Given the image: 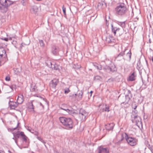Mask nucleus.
<instances>
[{
	"label": "nucleus",
	"instance_id": "obj_1",
	"mask_svg": "<svg viewBox=\"0 0 153 153\" xmlns=\"http://www.w3.org/2000/svg\"><path fill=\"white\" fill-rule=\"evenodd\" d=\"M115 10L117 15L123 17L126 15L127 9L124 4L121 3L117 4L115 9Z\"/></svg>",
	"mask_w": 153,
	"mask_h": 153
},
{
	"label": "nucleus",
	"instance_id": "obj_2",
	"mask_svg": "<svg viewBox=\"0 0 153 153\" xmlns=\"http://www.w3.org/2000/svg\"><path fill=\"white\" fill-rule=\"evenodd\" d=\"M59 120L62 124L65 126L66 129H71L73 126V122L70 118L60 117Z\"/></svg>",
	"mask_w": 153,
	"mask_h": 153
},
{
	"label": "nucleus",
	"instance_id": "obj_3",
	"mask_svg": "<svg viewBox=\"0 0 153 153\" xmlns=\"http://www.w3.org/2000/svg\"><path fill=\"white\" fill-rule=\"evenodd\" d=\"M16 3L15 1H12L10 0H0V9L1 12L6 13L8 10V7L12 4Z\"/></svg>",
	"mask_w": 153,
	"mask_h": 153
},
{
	"label": "nucleus",
	"instance_id": "obj_4",
	"mask_svg": "<svg viewBox=\"0 0 153 153\" xmlns=\"http://www.w3.org/2000/svg\"><path fill=\"white\" fill-rule=\"evenodd\" d=\"M125 138L128 144L131 146L136 145L137 144V140L135 138L129 137L127 134L125 133Z\"/></svg>",
	"mask_w": 153,
	"mask_h": 153
},
{
	"label": "nucleus",
	"instance_id": "obj_5",
	"mask_svg": "<svg viewBox=\"0 0 153 153\" xmlns=\"http://www.w3.org/2000/svg\"><path fill=\"white\" fill-rule=\"evenodd\" d=\"M88 113L85 110L81 108L79 110V118L82 121H85Z\"/></svg>",
	"mask_w": 153,
	"mask_h": 153
},
{
	"label": "nucleus",
	"instance_id": "obj_6",
	"mask_svg": "<svg viewBox=\"0 0 153 153\" xmlns=\"http://www.w3.org/2000/svg\"><path fill=\"white\" fill-rule=\"evenodd\" d=\"M131 121L133 123H135L137 126L139 127L140 126H142V123L140 117L138 115L134 116Z\"/></svg>",
	"mask_w": 153,
	"mask_h": 153
},
{
	"label": "nucleus",
	"instance_id": "obj_7",
	"mask_svg": "<svg viewBox=\"0 0 153 153\" xmlns=\"http://www.w3.org/2000/svg\"><path fill=\"white\" fill-rule=\"evenodd\" d=\"M46 63L47 65L52 69L56 70H59L58 65L55 64L54 62H52L51 61L48 60L47 61Z\"/></svg>",
	"mask_w": 153,
	"mask_h": 153
},
{
	"label": "nucleus",
	"instance_id": "obj_8",
	"mask_svg": "<svg viewBox=\"0 0 153 153\" xmlns=\"http://www.w3.org/2000/svg\"><path fill=\"white\" fill-rule=\"evenodd\" d=\"M126 50L127 49H125L124 50L122 51L115 56V58L119 61H120L122 59H125V58L123 57V56L125 55V52Z\"/></svg>",
	"mask_w": 153,
	"mask_h": 153
},
{
	"label": "nucleus",
	"instance_id": "obj_9",
	"mask_svg": "<svg viewBox=\"0 0 153 153\" xmlns=\"http://www.w3.org/2000/svg\"><path fill=\"white\" fill-rule=\"evenodd\" d=\"M20 135L23 140V141L25 142L27 145V146L26 147H28L29 144V142L28 141L29 140H28V137L25 134L24 132L22 131L20 132Z\"/></svg>",
	"mask_w": 153,
	"mask_h": 153
},
{
	"label": "nucleus",
	"instance_id": "obj_10",
	"mask_svg": "<svg viewBox=\"0 0 153 153\" xmlns=\"http://www.w3.org/2000/svg\"><path fill=\"white\" fill-rule=\"evenodd\" d=\"M83 94V91H79L78 92L77 94H74L71 96V97H72L73 98L76 99V96H77L78 98L77 99V100H80L82 99Z\"/></svg>",
	"mask_w": 153,
	"mask_h": 153
},
{
	"label": "nucleus",
	"instance_id": "obj_11",
	"mask_svg": "<svg viewBox=\"0 0 153 153\" xmlns=\"http://www.w3.org/2000/svg\"><path fill=\"white\" fill-rule=\"evenodd\" d=\"M114 39L112 36H107L105 39L106 43L109 44H113L114 43Z\"/></svg>",
	"mask_w": 153,
	"mask_h": 153
},
{
	"label": "nucleus",
	"instance_id": "obj_12",
	"mask_svg": "<svg viewBox=\"0 0 153 153\" xmlns=\"http://www.w3.org/2000/svg\"><path fill=\"white\" fill-rule=\"evenodd\" d=\"M52 52L54 55H57L59 54V48L55 45H53L52 47Z\"/></svg>",
	"mask_w": 153,
	"mask_h": 153
},
{
	"label": "nucleus",
	"instance_id": "obj_13",
	"mask_svg": "<svg viewBox=\"0 0 153 153\" xmlns=\"http://www.w3.org/2000/svg\"><path fill=\"white\" fill-rule=\"evenodd\" d=\"M114 124L113 123H111L105 125V128L106 129L108 130V131L110 130L112 131L114 128Z\"/></svg>",
	"mask_w": 153,
	"mask_h": 153
},
{
	"label": "nucleus",
	"instance_id": "obj_14",
	"mask_svg": "<svg viewBox=\"0 0 153 153\" xmlns=\"http://www.w3.org/2000/svg\"><path fill=\"white\" fill-rule=\"evenodd\" d=\"M137 76L136 73L135 72H133L130 76L128 80L129 81H133L135 80Z\"/></svg>",
	"mask_w": 153,
	"mask_h": 153
},
{
	"label": "nucleus",
	"instance_id": "obj_15",
	"mask_svg": "<svg viewBox=\"0 0 153 153\" xmlns=\"http://www.w3.org/2000/svg\"><path fill=\"white\" fill-rule=\"evenodd\" d=\"M58 82V79H54L51 81L50 85L53 88H55Z\"/></svg>",
	"mask_w": 153,
	"mask_h": 153
},
{
	"label": "nucleus",
	"instance_id": "obj_16",
	"mask_svg": "<svg viewBox=\"0 0 153 153\" xmlns=\"http://www.w3.org/2000/svg\"><path fill=\"white\" fill-rule=\"evenodd\" d=\"M9 104L12 109H14L18 106V104L16 102L10 101Z\"/></svg>",
	"mask_w": 153,
	"mask_h": 153
},
{
	"label": "nucleus",
	"instance_id": "obj_17",
	"mask_svg": "<svg viewBox=\"0 0 153 153\" xmlns=\"http://www.w3.org/2000/svg\"><path fill=\"white\" fill-rule=\"evenodd\" d=\"M98 153H108V150L106 148H103L101 146L98 148Z\"/></svg>",
	"mask_w": 153,
	"mask_h": 153
},
{
	"label": "nucleus",
	"instance_id": "obj_18",
	"mask_svg": "<svg viewBox=\"0 0 153 153\" xmlns=\"http://www.w3.org/2000/svg\"><path fill=\"white\" fill-rule=\"evenodd\" d=\"M111 26L112 31L114 33V35H115L116 32H119L120 30V28L119 27H114L112 24H111Z\"/></svg>",
	"mask_w": 153,
	"mask_h": 153
},
{
	"label": "nucleus",
	"instance_id": "obj_19",
	"mask_svg": "<svg viewBox=\"0 0 153 153\" xmlns=\"http://www.w3.org/2000/svg\"><path fill=\"white\" fill-rule=\"evenodd\" d=\"M38 10V7L36 5H34L30 9V12L32 13L36 14Z\"/></svg>",
	"mask_w": 153,
	"mask_h": 153
},
{
	"label": "nucleus",
	"instance_id": "obj_20",
	"mask_svg": "<svg viewBox=\"0 0 153 153\" xmlns=\"http://www.w3.org/2000/svg\"><path fill=\"white\" fill-rule=\"evenodd\" d=\"M0 56L3 58H5L7 56V54L5 50L3 48L0 49Z\"/></svg>",
	"mask_w": 153,
	"mask_h": 153
},
{
	"label": "nucleus",
	"instance_id": "obj_21",
	"mask_svg": "<svg viewBox=\"0 0 153 153\" xmlns=\"http://www.w3.org/2000/svg\"><path fill=\"white\" fill-rule=\"evenodd\" d=\"M132 97L131 95H130L129 94H126L125 96L126 100L124 102H123L121 103L125 104H128L131 98Z\"/></svg>",
	"mask_w": 153,
	"mask_h": 153
},
{
	"label": "nucleus",
	"instance_id": "obj_22",
	"mask_svg": "<svg viewBox=\"0 0 153 153\" xmlns=\"http://www.w3.org/2000/svg\"><path fill=\"white\" fill-rule=\"evenodd\" d=\"M12 133L13 134V136L15 139L18 140L19 137L21 136L20 132L18 131L16 132H13Z\"/></svg>",
	"mask_w": 153,
	"mask_h": 153
},
{
	"label": "nucleus",
	"instance_id": "obj_23",
	"mask_svg": "<svg viewBox=\"0 0 153 153\" xmlns=\"http://www.w3.org/2000/svg\"><path fill=\"white\" fill-rule=\"evenodd\" d=\"M131 51L130 50L126 54V58L125 59H126L128 60L129 61H130L131 59Z\"/></svg>",
	"mask_w": 153,
	"mask_h": 153
},
{
	"label": "nucleus",
	"instance_id": "obj_24",
	"mask_svg": "<svg viewBox=\"0 0 153 153\" xmlns=\"http://www.w3.org/2000/svg\"><path fill=\"white\" fill-rule=\"evenodd\" d=\"M24 100L23 99V96L22 95H21V97L18 96L17 99V102L18 104L22 103Z\"/></svg>",
	"mask_w": 153,
	"mask_h": 153
},
{
	"label": "nucleus",
	"instance_id": "obj_25",
	"mask_svg": "<svg viewBox=\"0 0 153 153\" xmlns=\"http://www.w3.org/2000/svg\"><path fill=\"white\" fill-rule=\"evenodd\" d=\"M60 108L61 109H62L65 111L69 114H72L74 113V111L73 110H69V109H68V108H62V107H61Z\"/></svg>",
	"mask_w": 153,
	"mask_h": 153
},
{
	"label": "nucleus",
	"instance_id": "obj_26",
	"mask_svg": "<svg viewBox=\"0 0 153 153\" xmlns=\"http://www.w3.org/2000/svg\"><path fill=\"white\" fill-rule=\"evenodd\" d=\"M28 108L30 109V111L35 112V111L34 110V107L32 102L30 103L28 107Z\"/></svg>",
	"mask_w": 153,
	"mask_h": 153
},
{
	"label": "nucleus",
	"instance_id": "obj_27",
	"mask_svg": "<svg viewBox=\"0 0 153 153\" xmlns=\"http://www.w3.org/2000/svg\"><path fill=\"white\" fill-rule=\"evenodd\" d=\"M118 24L123 28H125L126 26V21L123 22H119Z\"/></svg>",
	"mask_w": 153,
	"mask_h": 153
},
{
	"label": "nucleus",
	"instance_id": "obj_28",
	"mask_svg": "<svg viewBox=\"0 0 153 153\" xmlns=\"http://www.w3.org/2000/svg\"><path fill=\"white\" fill-rule=\"evenodd\" d=\"M36 138L39 141H41L43 143L45 146H46V145L45 144L46 143V142L41 137L37 136L36 137Z\"/></svg>",
	"mask_w": 153,
	"mask_h": 153
},
{
	"label": "nucleus",
	"instance_id": "obj_29",
	"mask_svg": "<svg viewBox=\"0 0 153 153\" xmlns=\"http://www.w3.org/2000/svg\"><path fill=\"white\" fill-rule=\"evenodd\" d=\"M133 110L132 112V114L131 115V117L133 118L134 116L137 115V113H138L137 111L136 110Z\"/></svg>",
	"mask_w": 153,
	"mask_h": 153
},
{
	"label": "nucleus",
	"instance_id": "obj_30",
	"mask_svg": "<svg viewBox=\"0 0 153 153\" xmlns=\"http://www.w3.org/2000/svg\"><path fill=\"white\" fill-rule=\"evenodd\" d=\"M109 69H110V67L106 64V66L103 68V69L105 72L109 71Z\"/></svg>",
	"mask_w": 153,
	"mask_h": 153
},
{
	"label": "nucleus",
	"instance_id": "obj_31",
	"mask_svg": "<svg viewBox=\"0 0 153 153\" xmlns=\"http://www.w3.org/2000/svg\"><path fill=\"white\" fill-rule=\"evenodd\" d=\"M39 42L41 47H44L45 44L43 41L42 40L39 39Z\"/></svg>",
	"mask_w": 153,
	"mask_h": 153
},
{
	"label": "nucleus",
	"instance_id": "obj_32",
	"mask_svg": "<svg viewBox=\"0 0 153 153\" xmlns=\"http://www.w3.org/2000/svg\"><path fill=\"white\" fill-rule=\"evenodd\" d=\"M94 66L98 70H101L102 69V66L100 65L97 64V65H94Z\"/></svg>",
	"mask_w": 153,
	"mask_h": 153
},
{
	"label": "nucleus",
	"instance_id": "obj_33",
	"mask_svg": "<svg viewBox=\"0 0 153 153\" xmlns=\"http://www.w3.org/2000/svg\"><path fill=\"white\" fill-rule=\"evenodd\" d=\"M21 71V69H19L18 68H16L14 70L15 73L17 75L19 74Z\"/></svg>",
	"mask_w": 153,
	"mask_h": 153
},
{
	"label": "nucleus",
	"instance_id": "obj_34",
	"mask_svg": "<svg viewBox=\"0 0 153 153\" xmlns=\"http://www.w3.org/2000/svg\"><path fill=\"white\" fill-rule=\"evenodd\" d=\"M137 107V104L135 102L132 103V108H134V110H135L136 108Z\"/></svg>",
	"mask_w": 153,
	"mask_h": 153
},
{
	"label": "nucleus",
	"instance_id": "obj_35",
	"mask_svg": "<svg viewBox=\"0 0 153 153\" xmlns=\"http://www.w3.org/2000/svg\"><path fill=\"white\" fill-rule=\"evenodd\" d=\"M19 123H17V126L15 128H10L9 129V130H10V131H13L16 129L18 127V126H19Z\"/></svg>",
	"mask_w": 153,
	"mask_h": 153
},
{
	"label": "nucleus",
	"instance_id": "obj_36",
	"mask_svg": "<svg viewBox=\"0 0 153 153\" xmlns=\"http://www.w3.org/2000/svg\"><path fill=\"white\" fill-rule=\"evenodd\" d=\"M62 10L63 12V13L64 14L65 16H66V8L64 7V5H63L62 6Z\"/></svg>",
	"mask_w": 153,
	"mask_h": 153
},
{
	"label": "nucleus",
	"instance_id": "obj_37",
	"mask_svg": "<svg viewBox=\"0 0 153 153\" xmlns=\"http://www.w3.org/2000/svg\"><path fill=\"white\" fill-rule=\"evenodd\" d=\"M104 108H105V111L108 112L110 111L109 107L107 106L106 105H105Z\"/></svg>",
	"mask_w": 153,
	"mask_h": 153
},
{
	"label": "nucleus",
	"instance_id": "obj_38",
	"mask_svg": "<svg viewBox=\"0 0 153 153\" xmlns=\"http://www.w3.org/2000/svg\"><path fill=\"white\" fill-rule=\"evenodd\" d=\"M30 91L32 92H36V88H35V86L32 87V86H31V88L30 89Z\"/></svg>",
	"mask_w": 153,
	"mask_h": 153
},
{
	"label": "nucleus",
	"instance_id": "obj_39",
	"mask_svg": "<svg viewBox=\"0 0 153 153\" xmlns=\"http://www.w3.org/2000/svg\"><path fill=\"white\" fill-rule=\"evenodd\" d=\"M10 88L13 90V89H16V85H11L10 86Z\"/></svg>",
	"mask_w": 153,
	"mask_h": 153
},
{
	"label": "nucleus",
	"instance_id": "obj_40",
	"mask_svg": "<svg viewBox=\"0 0 153 153\" xmlns=\"http://www.w3.org/2000/svg\"><path fill=\"white\" fill-rule=\"evenodd\" d=\"M70 91V90L69 88H67L65 89L64 92L65 94L68 93Z\"/></svg>",
	"mask_w": 153,
	"mask_h": 153
},
{
	"label": "nucleus",
	"instance_id": "obj_41",
	"mask_svg": "<svg viewBox=\"0 0 153 153\" xmlns=\"http://www.w3.org/2000/svg\"><path fill=\"white\" fill-rule=\"evenodd\" d=\"M105 105H103V108H101L100 109V111L101 112H103L104 111H105V108H104Z\"/></svg>",
	"mask_w": 153,
	"mask_h": 153
},
{
	"label": "nucleus",
	"instance_id": "obj_42",
	"mask_svg": "<svg viewBox=\"0 0 153 153\" xmlns=\"http://www.w3.org/2000/svg\"><path fill=\"white\" fill-rule=\"evenodd\" d=\"M31 132L34 134L35 135H36L37 136H38V135L39 134V133L38 132H37L36 131H34V132H32L31 131Z\"/></svg>",
	"mask_w": 153,
	"mask_h": 153
},
{
	"label": "nucleus",
	"instance_id": "obj_43",
	"mask_svg": "<svg viewBox=\"0 0 153 153\" xmlns=\"http://www.w3.org/2000/svg\"><path fill=\"white\" fill-rule=\"evenodd\" d=\"M95 80H100L101 79V77L99 76H97L94 77Z\"/></svg>",
	"mask_w": 153,
	"mask_h": 153
},
{
	"label": "nucleus",
	"instance_id": "obj_44",
	"mask_svg": "<svg viewBox=\"0 0 153 153\" xmlns=\"http://www.w3.org/2000/svg\"><path fill=\"white\" fill-rule=\"evenodd\" d=\"M28 0H22L21 1V3L23 5H25L24 3L26 2H28Z\"/></svg>",
	"mask_w": 153,
	"mask_h": 153
},
{
	"label": "nucleus",
	"instance_id": "obj_45",
	"mask_svg": "<svg viewBox=\"0 0 153 153\" xmlns=\"http://www.w3.org/2000/svg\"><path fill=\"white\" fill-rule=\"evenodd\" d=\"M10 78L9 76H7L5 78V80L6 81H9L10 80Z\"/></svg>",
	"mask_w": 153,
	"mask_h": 153
},
{
	"label": "nucleus",
	"instance_id": "obj_46",
	"mask_svg": "<svg viewBox=\"0 0 153 153\" xmlns=\"http://www.w3.org/2000/svg\"><path fill=\"white\" fill-rule=\"evenodd\" d=\"M2 39L6 41H7L8 40V38H4Z\"/></svg>",
	"mask_w": 153,
	"mask_h": 153
},
{
	"label": "nucleus",
	"instance_id": "obj_47",
	"mask_svg": "<svg viewBox=\"0 0 153 153\" xmlns=\"http://www.w3.org/2000/svg\"><path fill=\"white\" fill-rule=\"evenodd\" d=\"M3 58L0 56V63L3 60Z\"/></svg>",
	"mask_w": 153,
	"mask_h": 153
},
{
	"label": "nucleus",
	"instance_id": "obj_48",
	"mask_svg": "<svg viewBox=\"0 0 153 153\" xmlns=\"http://www.w3.org/2000/svg\"><path fill=\"white\" fill-rule=\"evenodd\" d=\"M39 104L42 107V109H43L44 108V105L42 104V103L41 102Z\"/></svg>",
	"mask_w": 153,
	"mask_h": 153
},
{
	"label": "nucleus",
	"instance_id": "obj_49",
	"mask_svg": "<svg viewBox=\"0 0 153 153\" xmlns=\"http://www.w3.org/2000/svg\"><path fill=\"white\" fill-rule=\"evenodd\" d=\"M109 71L114 72V70H113L110 67V69H109Z\"/></svg>",
	"mask_w": 153,
	"mask_h": 153
},
{
	"label": "nucleus",
	"instance_id": "obj_50",
	"mask_svg": "<svg viewBox=\"0 0 153 153\" xmlns=\"http://www.w3.org/2000/svg\"><path fill=\"white\" fill-rule=\"evenodd\" d=\"M128 94H129L130 95H131V91L130 90L128 91Z\"/></svg>",
	"mask_w": 153,
	"mask_h": 153
},
{
	"label": "nucleus",
	"instance_id": "obj_51",
	"mask_svg": "<svg viewBox=\"0 0 153 153\" xmlns=\"http://www.w3.org/2000/svg\"><path fill=\"white\" fill-rule=\"evenodd\" d=\"M149 59L150 60H152L153 63V56H152V57L149 58Z\"/></svg>",
	"mask_w": 153,
	"mask_h": 153
},
{
	"label": "nucleus",
	"instance_id": "obj_52",
	"mask_svg": "<svg viewBox=\"0 0 153 153\" xmlns=\"http://www.w3.org/2000/svg\"><path fill=\"white\" fill-rule=\"evenodd\" d=\"M93 91H91L90 92V93L91 94V95H90L91 96V94H92V93H93Z\"/></svg>",
	"mask_w": 153,
	"mask_h": 153
},
{
	"label": "nucleus",
	"instance_id": "obj_53",
	"mask_svg": "<svg viewBox=\"0 0 153 153\" xmlns=\"http://www.w3.org/2000/svg\"><path fill=\"white\" fill-rule=\"evenodd\" d=\"M17 140H18L15 139V142L17 144Z\"/></svg>",
	"mask_w": 153,
	"mask_h": 153
},
{
	"label": "nucleus",
	"instance_id": "obj_54",
	"mask_svg": "<svg viewBox=\"0 0 153 153\" xmlns=\"http://www.w3.org/2000/svg\"><path fill=\"white\" fill-rule=\"evenodd\" d=\"M29 131H30V132H31V131L32 132H34V130H32V129H31V130L29 129Z\"/></svg>",
	"mask_w": 153,
	"mask_h": 153
},
{
	"label": "nucleus",
	"instance_id": "obj_55",
	"mask_svg": "<svg viewBox=\"0 0 153 153\" xmlns=\"http://www.w3.org/2000/svg\"><path fill=\"white\" fill-rule=\"evenodd\" d=\"M149 42L150 43H151L152 42L151 41V39H149Z\"/></svg>",
	"mask_w": 153,
	"mask_h": 153
},
{
	"label": "nucleus",
	"instance_id": "obj_56",
	"mask_svg": "<svg viewBox=\"0 0 153 153\" xmlns=\"http://www.w3.org/2000/svg\"><path fill=\"white\" fill-rule=\"evenodd\" d=\"M13 37H10L9 38V40H12V39Z\"/></svg>",
	"mask_w": 153,
	"mask_h": 153
},
{
	"label": "nucleus",
	"instance_id": "obj_57",
	"mask_svg": "<svg viewBox=\"0 0 153 153\" xmlns=\"http://www.w3.org/2000/svg\"><path fill=\"white\" fill-rule=\"evenodd\" d=\"M68 153H72V152L71 151H70V152H68Z\"/></svg>",
	"mask_w": 153,
	"mask_h": 153
},
{
	"label": "nucleus",
	"instance_id": "obj_58",
	"mask_svg": "<svg viewBox=\"0 0 153 153\" xmlns=\"http://www.w3.org/2000/svg\"><path fill=\"white\" fill-rule=\"evenodd\" d=\"M107 61V60H106V61H105V64H106V62Z\"/></svg>",
	"mask_w": 153,
	"mask_h": 153
},
{
	"label": "nucleus",
	"instance_id": "obj_59",
	"mask_svg": "<svg viewBox=\"0 0 153 153\" xmlns=\"http://www.w3.org/2000/svg\"><path fill=\"white\" fill-rule=\"evenodd\" d=\"M13 139L14 140H15V138H14V137L13 138Z\"/></svg>",
	"mask_w": 153,
	"mask_h": 153
},
{
	"label": "nucleus",
	"instance_id": "obj_60",
	"mask_svg": "<svg viewBox=\"0 0 153 153\" xmlns=\"http://www.w3.org/2000/svg\"><path fill=\"white\" fill-rule=\"evenodd\" d=\"M8 152H9V153H11V151H9H9H8Z\"/></svg>",
	"mask_w": 153,
	"mask_h": 153
},
{
	"label": "nucleus",
	"instance_id": "obj_61",
	"mask_svg": "<svg viewBox=\"0 0 153 153\" xmlns=\"http://www.w3.org/2000/svg\"><path fill=\"white\" fill-rule=\"evenodd\" d=\"M61 107H62V108H65L62 107V106Z\"/></svg>",
	"mask_w": 153,
	"mask_h": 153
},
{
	"label": "nucleus",
	"instance_id": "obj_62",
	"mask_svg": "<svg viewBox=\"0 0 153 153\" xmlns=\"http://www.w3.org/2000/svg\"><path fill=\"white\" fill-rule=\"evenodd\" d=\"M14 42V41L13 40V42H12V43H13V42Z\"/></svg>",
	"mask_w": 153,
	"mask_h": 153
},
{
	"label": "nucleus",
	"instance_id": "obj_63",
	"mask_svg": "<svg viewBox=\"0 0 153 153\" xmlns=\"http://www.w3.org/2000/svg\"><path fill=\"white\" fill-rule=\"evenodd\" d=\"M110 79H108V81H109V80H110Z\"/></svg>",
	"mask_w": 153,
	"mask_h": 153
}]
</instances>
